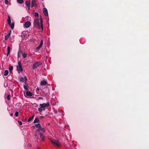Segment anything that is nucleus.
Segmentation results:
<instances>
[{"label": "nucleus", "mask_w": 149, "mask_h": 149, "mask_svg": "<svg viewBox=\"0 0 149 149\" xmlns=\"http://www.w3.org/2000/svg\"><path fill=\"white\" fill-rule=\"evenodd\" d=\"M40 107L38 109V111L40 112H42V111L45 110L46 107H48L49 106V103L48 102L46 103H43V104H40Z\"/></svg>", "instance_id": "nucleus-1"}, {"label": "nucleus", "mask_w": 149, "mask_h": 149, "mask_svg": "<svg viewBox=\"0 0 149 149\" xmlns=\"http://www.w3.org/2000/svg\"><path fill=\"white\" fill-rule=\"evenodd\" d=\"M42 64V63L39 61H36L33 64L32 68L35 69L38 67L41 66Z\"/></svg>", "instance_id": "nucleus-2"}, {"label": "nucleus", "mask_w": 149, "mask_h": 149, "mask_svg": "<svg viewBox=\"0 0 149 149\" xmlns=\"http://www.w3.org/2000/svg\"><path fill=\"white\" fill-rule=\"evenodd\" d=\"M33 25L34 27L38 28L39 29H40V23L38 19H34Z\"/></svg>", "instance_id": "nucleus-3"}, {"label": "nucleus", "mask_w": 149, "mask_h": 149, "mask_svg": "<svg viewBox=\"0 0 149 149\" xmlns=\"http://www.w3.org/2000/svg\"><path fill=\"white\" fill-rule=\"evenodd\" d=\"M51 142L52 144L56 145L58 147H59L61 146V144L60 143L58 140L53 139L51 140Z\"/></svg>", "instance_id": "nucleus-4"}, {"label": "nucleus", "mask_w": 149, "mask_h": 149, "mask_svg": "<svg viewBox=\"0 0 149 149\" xmlns=\"http://www.w3.org/2000/svg\"><path fill=\"white\" fill-rule=\"evenodd\" d=\"M8 24L10 26L11 28L13 29L14 28V23H13L11 24V21L10 20V17L9 15L8 16Z\"/></svg>", "instance_id": "nucleus-5"}, {"label": "nucleus", "mask_w": 149, "mask_h": 149, "mask_svg": "<svg viewBox=\"0 0 149 149\" xmlns=\"http://www.w3.org/2000/svg\"><path fill=\"white\" fill-rule=\"evenodd\" d=\"M17 70L19 73H20V72H22L23 70L20 62L19 61L18 62V65L17 66Z\"/></svg>", "instance_id": "nucleus-6"}, {"label": "nucleus", "mask_w": 149, "mask_h": 149, "mask_svg": "<svg viewBox=\"0 0 149 149\" xmlns=\"http://www.w3.org/2000/svg\"><path fill=\"white\" fill-rule=\"evenodd\" d=\"M31 25V23L29 21H27L24 24V26L26 28L29 27Z\"/></svg>", "instance_id": "nucleus-7"}, {"label": "nucleus", "mask_w": 149, "mask_h": 149, "mask_svg": "<svg viewBox=\"0 0 149 149\" xmlns=\"http://www.w3.org/2000/svg\"><path fill=\"white\" fill-rule=\"evenodd\" d=\"M43 12L45 16H48V11L46 8H43Z\"/></svg>", "instance_id": "nucleus-8"}, {"label": "nucleus", "mask_w": 149, "mask_h": 149, "mask_svg": "<svg viewBox=\"0 0 149 149\" xmlns=\"http://www.w3.org/2000/svg\"><path fill=\"white\" fill-rule=\"evenodd\" d=\"M40 21L41 29L42 30V31H43V27L42 24V17H41V16H40Z\"/></svg>", "instance_id": "nucleus-9"}, {"label": "nucleus", "mask_w": 149, "mask_h": 149, "mask_svg": "<svg viewBox=\"0 0 149 149\" xmlns=\"http://www.w3.org/2000/svg\"><path fill=\"white\" fill-rule=\"evenodd\" d=\"M11 31H10L9 33H8L5 36V40H7L8 38L9 37L11 33Z\"/></svg>", "instance_id": "nucleus-10"}, {"label": "nucleus", "mask_w": 149, "mask_h": 149, "mask_svg": "<svg viewBox=\"0 0 149 149\" xmlns=\"http://www.w3.org/2000/svg\"><path fill=\"white\" fill-rule=\"evenodd\" d=\"M47 84V82L45 80L42 81L41 82L40 84L41 86L45 85Z\"/></svg>", "instance_id": "nucleus-11"}, {"label": "nucleus", "mask_w": 149, "mask_h": 149, "mask_svg": "<svg viewBox=\"0 0 149 149\" xmlns=\"http://www.w3.org/2000/svg\"><path fill=\"white\" fill-rule=\"evenodd\" d=\"M39 122L40 120L39 119V118L38 117H36L33 123H39Z\"/></svg>", "instance_id": "nucleus-12"}, {"label": "nucleus", "mask_w": 149, "mask_h": 149, "mask_svg": "<svg viewBox=\"0 0 149 149\" xmlns=\"http://www.w3.org/2000/svg\"><path fill=\"white\" fill-rule=\"evenodd\" d=\"M26 95L29 97H31L32 95V93L29 91H27L26 93Z\"/></svg>", "instance_id": "nucleus-13"}, {"label": "nucleus", "mask_w": 149, "mask_h": 149, "mask_svg": "<svg viewBox=\"0 0 149 149\" xmlns=\"http://www.w3.org/2000/svg\"><path fill=\"white\" fill-rule=\"evenodd\" d=\"M40 137L42 139V140L44 141L45 136L42 133L40 132Z\"/></svg>", "instance_id": "nucleus-14"}, {"label": "nucleus", "mask_w": 149, "mask_h": 149, "mask_svg": "<svg viewBox=\"0 0 149 149\" xmlns=\"http://www.w3.org/2000/svg\"><path fill=\"white\" fill-rule=\"evenodd\" d=\"M34 6H36V3L35 1L32 0L31 3V7H32Z\"/></svg>", "instance_id": "nucleus-15"}, {"label": "nucleus", "mask_w": 149, "mask_h": 149, "mask_svg": "<svg viewBox=\"0 0 149 149\" xmlns=\"http://www.w3.org/2000/svg\"><path fill=\"white\" fill-rule=\"evenodd\" d=\"M10 50V48L9 46H8L7 47V56H8L9 54Z\"/></svg>", "instance_id": "nucleus-16"}, {"label": "nucleus", "mask_w": 149, "mask_h": 149, "mask_svg": "<svg viewBox=\"0 0 149 149\" xmlns=\"http://www.w3.org/2000/svg\"><path fill=\"white\" fill-rule=\"evenodd\" d=\"M25 4L27 7L29 6H30V1H26L25 2Z\"/></svg>", "instance_id": "nucleus-17"}, {"label": "nucleus", "mask_w": 149, "mask_h": 149, "mask_svg": "<svg viewBox=\"0 0 149 149\" xmlns=\"http://www.w3.org/2000/svg\"><path fill=\"white\" fill-rule=\"evenodd\" d=\"M13 67L12 66H11L9 67V70L10 71V72L11 74H12L13 73L12 70H13Z\"/></svg>", "instance_id": "nucleus-18"}, {"label": "nucleus", "mask_w": 149, "mask_h": 149, "mask_svg": "<svg viewBox=\"0 0 149 149\" xmlns=\"http://www.w3.org/2000/svg\"><path fill=\"white\" fill-rule=\"evenodd\" d=\"M21 52L22 53V55L23 57V58H26L27 56L26 54L25 53H23L22 52Z\"/></svg>", "instance_id": "nucleus-19"}, {"label": "nucleus", "mask_w": 149, "mask_h": 149, "mask_svg": "<svg viewBox=\"0 0 149 149\" xmlns=\"http://www.w3.org/2000/svg\"><path fill=\"white\" fill-rule=\"evenodd\" d=\"M35 126L36 128H40L41 126V125H40V124H36L35 125Z\"/></svg>", "instance_id": "nucleus-20"}, {"label": "nucleus", "mask_w": 149, "mask_h": 149, "mask_svg": "<svg viewBox=\"0 0 149 149\" xmlns=\"http://www.w3.org/2000/svg\"><path fill=\"white\" fill-rule=\"evenodd\" d=\"M8 70H6L5 71L4 73V75L5 76H6L8 75Z\"/></svg>", "instance_id": "nucleus-21"}, {"label": "nucleus", "mask_w": 149, "mask_h": 149, "mask_svg": "<svg viewBox=\"0 0 149 149\" xmlns=\"http://www.w3.org/2000/svg\"><path fill=\"white\" fill-rule=\"evenodd\" d=\"M17 1L18 3L20 4H22L23 3V0H17Z\"/></svg>", "instance_id": "nucleus-22"}, {"label": "nucleus", "mask_w": 149, "mask_h": 149, "mask_svg": "<svg viewBox=\"0 0 149 149\" xmlns=\"http://www.w3.org/2000/svg\"><path fill=\"white\" fill-rule=\"evenodd\" d=\"M24 78L22 77H20L19 78V80L21 82H24Z\"/></svg>", "instance_id": "nucleus-23"}, {"label": "nucleus", "mask_w": 149, "mask_h": 149, "mask_svg": "<svg viewBox=\"0 0 149 149\" xmlns=\"http://www.w3.org/2000/svg\"><path fill=\"white\" fill-rule=\"evenodd\" d=\"M34 116V115H33L31 117L29 118L28 120V122H29L31 121V120H32Z\"/></svg>", "instance_id": "nucleus-24"}, {"label": "nucleus", "mask_w": 149, "mask_h": 149, "mask_svg": "<svg viewBox=\"0 0 149 149\" xmlns=\"http://www.w3.org/2000/svg\"><path fill=\"white\" fill-rule=\"evenodd\" d=\"M10 94H8L7 96V99L8 100H10Z\"/></svg>", "instance_id": "nucleus-25"}, {"label": "nucleus", "mask_w": 149, "mask_h": 149, "mask_svg": "<svg viewBox=\"0 0 149 149\" xmlns=\"http://www.w3.org/2000/svg\"><path fill=\"white\" fill-rule=\"evenodd\" d=\"M34 15L36 18H37L38 17V13L35 12L34 13Z\"/></svg>", "instance_id": "nucleus-26"}, {"label": "nucleus", "mask_w": 149, "mask_h": 149, "mask_svg": "<svg viewBox=\"0 0 149 149\" xmlns=\"http://www.w3.org/2000/svg\"><path fill=\"white\" fill-rule=\"evenodd\" d=\"M29 87V86L28 85H24V89L26 90H28V87Z\"/></svg>", "instance_id": "nucleus-27"}, {"label": "nucleus", "mask_w": 149, "mask_h": 149, "mask_svg": "<svg viewBox=\"0 0 149 149\" xmlns=\"http://www.w3.org/2000/svg\"><path fill=\"white\" fill-rule=\"evenodd\" d=\"M40 131H42L43 132H45V130L44 128L42 127H40Z\"/></svg>", "instance_id": "nucleus-28"}, {"label": "nucleus", "mask_w": 149, "mask_h": 149, "mask_svg": "<svg viewBox=\"0 0 149 149\" xmlns=\"http://www.w3.org/2000/svg\"><path fill=\"white\" fill-rule=\"evenodd\" d=\"M35 136H36V138L37 139V141H38V135L37 133L35 134Z\"/></svg>", "instance_id": "nucleus-29"}, {"label": "nucleus", "mask_w": 149, "mask_h": 149, "mask_svg": "<svg viewBox=\"0 0 149 149\" xmlns=\"http://www.w3.org/2000/svg\"><path fill=\"white\" fill-rule=\"evenodd\" d=\"M41 47V46L39 45V46L36 48V50L37 51L39 50V49H40V48Z\"/></svg>", "instance_id": "nucleus-30"}, {"label": "nucleus", "mask_w": 149, "mask_h": 149, "mask_svg": "<svg viewBox=\"0 0 149 149\" xmlns=\"http://www.w3.org/2000/svg\"><path fill=\"white\" fill-rule=\"evenodd\" d=\"M24 79L25 81V84H26V82L27 80V78L26 76H24Z\"/></svg>", "instance_id": "nucleus-31"}, {"label": "nucleus", "mask_w": 149, "mask_h": 149, "mask_svg": "<svg viewBox=\"0 0 149 149\" xmlns=\"http://www.w3.org/2000/svg\"><path fill=\"white\" fill-rule=\"evenodd\" d=\"M43 40H41L40 41V44L39 45H40V46L42 47L43 45Z\"/></svg>", "instance_id": "nucleus-32"}, {"label": "nucleus", "mask_w": 149, "mask_h": 149, "mask_svg": "<svg viewBox=\"0 0 149 149\" xmlns=\"http://www.w3.org/2000/svg\"><path fill=\"white\" fill-rule=\"evenodd\" d=\"M15 115L16 117H17L18 116V111H16L15 113Z\"/></svg>", "instance_id": "nucleus-33"}, {"label": "nucleus", "mask_w": 149, "mask_h": 149, "mask_svg": "<svg viewBox=\"0 0 149 149\" xmlns=\"http://www.w3.org/2000/svg\"><path fill=\"white\" fill-rule=\"evenodd\" d=\"M18 123L20 125H22V122L20 121H18Z\"/></svg>", "instance_id": "nucleus-34"}, {"label": "nucleus", "mask_w": 149, "mask_h": 149, "mask_svg": "<svg viewBox=\"0 0 149 149\" xmlns=\"http://www.w3.org/2000/svg\"><path fill=\"white\" fill-rule=\"evenodd\" d=\"M8 3V0H5V3L6 4H7Z\"/></svg>", "instance_id": "nucleus-35"}, {"label": "nucleus", "mask_w": 149, "mask_h": 149, "mask_svg": "<svg viewBox=\"0 0 149 149\" xmlns=\"http://www.w3.org/2000/svg\"><path fill=\"white\" fill-rule=\"evenodd\" d=\"M40 131V128H38L36 130V132H39Z\"/></svg>", "instance_id": "nucleus-36"}, {"label": "nucleus", "mask_w": 149, "mask_h": 149, "mask_svg": "<svg viewBox=\"0 0 149 149\" xmlns=\"http://www.w3.org/2000/svg\"><path fill=\"white\" fill-rule=\"evenodd\" d=\"M54 112L55 114H57V111L56 110H54Z\"/></svg>", "instance_id": "nucleus-37"}, {"label": "nucleus", "mask_w": 149, "mask_h": 149, "mask_svg": "<svg viewBox=\"0 0 149 149\" xmlns=\"http://www.w3.org/2000/svg\"><path fill=\"white\" fill-rule=\"evenodd\" d=\"M45 89H46V90H47L48 91H49V89L47 87H46V88H44Z\"/></svg>", "instance_id": "nucleus-38"}, {"label": "nucleus", "mask_w": 149, "mask_h": 149, "mask_svg": "<svg viewBox=\"0 0 149 149\" xmlns=\"http://www.w3.org/2000/svg\"><path fill=\"white\" fill-rule=\"evenodd\" d=\"M10 116H13V113H11L10 114Z\"/></svg>", "instance_id": "nucleus-39"}, {"label": "nucleus", "mask_w": 149, "mask_h": 149, "mask_svg": "<svg viewBox=\"0 0 149 149\" xmlns=\"http://www.w3.org/2000/svg\"><path fill=\"white\" fill-rule=\"evenodd\" d=\"M43 98L42 97H40L38 98V99H41V100H43Z\"/></svg>", "instance_id": "nucleus-40"}, {"label": "nucleus", "mask_w": 149, "mask_h": 149, "mask_svg": "<svg viewBox=\"0 0 149 149\" xmlns=\"http://www.w3.org/2000/svg\"><path fill=\"white\" fill-rule=\"evenodd\" d=\"M36 90L37 91H39L40 90V89L38 88H37L36 89Z\"/></svg>", "instance_id": "nucleus-41"}, {"label": "nucleus", "mask_w": 149, "mask_h": 149, "mask_svg": "<svg viewBox=\"0 0 149 149\" xmlns=\"http://www.w3.org/2000/svg\"><path fill=\"white\" fill-rule=\"evenodd\" d=\"M27 7L28 8V10H29L30 8V6H27Z\"/></svg>", "instance_id": "nucleus-42"}, {"label": "nucleus", "mask_w": 149, "mask_h": 149, "mask_svg": "<svg viewBox=\"0 0 149 149\" xmlns=\"http://www.w3.org/2000/svg\"><path fill=\"white\" fill-rule=\"evenodd\" d=\"M18 58H19L20 57V56L19 54V53H18V56H17Z\"/></svg>", "instance_id": "nucleus-43"}, {"label": "nucleus", "mask_w": 149, "mask_h": 149, "mask_svg": "<svg viewBox=\"0 0 149 149\" xmlns=\"http://www.w3.org/2000/svg\"><path fill=\"white\" fill-rule=\"evenodd\" d=\"M40 117L41 118H43V117L42 116H40Z\"/></svg>", "instance_id": "nucleus-44"}, {"label": "nucleus", "mask_w": 149, "mask_h": 149, "mask_svg": "<svg viewBox=\"0 0 149 149\" xmlns=\"http://www.w3.org/2000/svg\"><path fill=\"white\" fill-rule=\"evenodd\" d=\"M37 149H41L39 147H38L37 148Z\"/></svg>", "instance_id": "nucleus-45"}, {"label": "nucleus", "mask_w": 149, "mask_h": 149, "mask_svg": "<svg viewBox=\"0 0 149 149\" xmlns=\"http://www.w3.org/2000/svg\"><path fill=\"white\" fill-rule=\"evenodd\" d=\"M33 1H36V0H32Z\"/></svg>", "instance_id": "nucleus-46"}]
</instances>
